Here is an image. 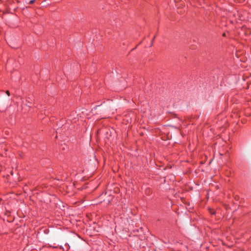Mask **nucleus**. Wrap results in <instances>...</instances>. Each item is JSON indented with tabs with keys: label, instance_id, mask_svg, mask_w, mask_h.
I'll list each match as a JSON object with an SVG mask.
<instances>
[{
	"label": "nucleus",
	"instance_id": "obj_1",
	"mask_svg": "<svg viewBox=\"0 0 251 251\" xmlns=\"http://www.w3.org/2000/svg\"><path fill=\"white\" fill-rule=\"evenodd\" d=\"M34 0H31L30 1H29V3L30 4H32L34 2Z\"/></svg>",
	"mask_w": 251,
	"mask_h": 251
},
{
	"label": "nucleus",
	"instance_id": "obj_2",
	"mask_svg": "<svg viewBox=\"0 0 251 251\" xmlns=\"http://www.w3.org/2000/svg\"><path fill=\"white\" fill-rule=\"evenodd\" d=\"M6 94H7L8 96H9V91H6Z\"/></svg>",
	"mask_w": 251,
	"mask_h": 251
}]
</instances>
